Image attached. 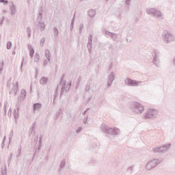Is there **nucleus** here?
Returning <instances> with one entry per match:
<instances>
[{
  "instance_id": "f257e3e1",
  "label": "nucleus",
  "mask_w": 175,
  "mask_h": 175,
  "mask_svg": "<svg viewBox=\"0 0 175 175\" xmlns=\"http://www.w3.org/2000/svg\"><path fill=\"white\" fill-rule=\"evenodd\" d=\"M71 85H72V82H69V83L66 85V81H64V75H63L60 79V83L57 85L55 90V94L58 95V91L59 88H61V95H62L64 92H65V91H69V90H70Z\"/></svg>"
},
{
  "instance_id": "f03ea898",
  "label": "nucleus",
  "mask_w": 175,
  "mask_h": 175,
  "mask_svg": "<svg viewBox=\"0 0 175 175\" xmlns=\"http://www.w3.org/2000/svg\"><path fill=\"white\" fill-rule=\"evenodd\" d=\"M146 13L152 17H156L159 20H165V15L161 12V10H159L156 8H148L146 9Z\"/></svg>"
},
{
  "instance_id": "7ed1b4c3",
  "label": "nucleus",
  "mask_w": 175,
  "mask_h": 175,
  "mask_svg": "<svg viewBox=\"0 0 175 175\" xmlns=\"http://www.w3.org/2000/svg\"><path fill=\"white\" fill-rule=\"evenodd\" d=\"M100 129L102 132H104V133H107V135H120V129L117 128H109V126L106 124H102Z\"/></svg>"
},
{
  "instance_id": "20e7f679",
  "label": "nucleus",
  "mask_w": 175,
  "mask_h": 175,
  "mask_svg": "<svg viewBox=\"0 0 175 175\" xmlns=\"http://www.w3.org/2000/svg\"><path fill=\"white\" fill-rule=\"evenodd\" d=\"M130 109L135 114H142L144 111V107L137 102L131 103Z\"/></svg>"
},
{
  "instance_id": "39448f33",
  "label": "nucleus",
  "mask_w": 175,
  "mask_h": 175,
  "mask_svg": "<svg viewBox=\"0 0 175 175\" xmlns=\"http://www.w3.org/2000/svg\"><path fill=\"white\" fill-rule=\"evenodd\" d=\"M162 163L161 159H154L149 161L145 165L146 170H152L154 167H157L159 163Z\"/></svg>"
},
{
  "instance_id": "423d86ee",
  "label": "nucleus",
  "mask_w": 175,
  "mask_h": 175,
  "mask_svg": "<svg viewBox=\"0 0 175 175\" xmlns=\"http://www.w3.org/2000/svg\"><path fill=\"white\" fill-rule=\"evenodd\" d=\"M162 36L163 40L166 44H169V43H172V42L175 40L174 35L167 30L163 31Z\"/></svg>"
},
{
  "instance_id": "0eeeda50",
  "label": "nucleus",
  "mask_w": 175,
  "mask_h": 175,
  "mask_svg": "<svg viewBox=\"0 0 175 175\" xmlns=\"http://www.w3.org/2000/svg\"><path fill=\"white\" fill-rule=\"evenodd\" d=\"M157 116H158V110L149 109L144 113V120H152L157 118Z\"/></svg>"
},
{
  "instance_id": "6e6552de",
  "label": "nucleus",
  "mask_w": 175,
  "mask_h": 175,
  "mask_svg": "<svg viewBox=\"0 0 175 175\" xmlns=\"http://www.w3.org/2000/svg\"><path fill=\"white\" fill-rule=\"evenodd\" d=\"M152 64L157 66V68H159L161 66V53L159 51L154 49L152 52Z\"/></svg>"
},
{
  "instance_id": "1a4fd4ad",
  "label": "nucleus",
  "mask_w": 175,
  "mask_h": 175,
  "mask_svg": "<svg viewBox=\"0 0 175 175\" xmlns=\"http://www.w3.org/2000/svg\"><path fill=\"white\" fill-rule=\"evenodd\" d=\"M171 144H167L165 145H163L160 147H155L152 149L153 152H159V154H165V152H167L170 150Z\"/></svg>"
},
{
  "instance_id": "9d476101",
  "label": "nucleus",
  "mask_w": 175,
  "mask_h": 175,
  "mask_svg": "<svg viewBox=\"0 0 175 175\" xmlns=\"http://www.w3.org/2000/svg\"><path fill=\"white\" fill-rule=\"evenodd\" d=\"M144 81H135L131 79L127 78L124 81L125 85H129V87H139V85H142Z\"/></svg>"
},
{
  "instance_id": "9b49d317",
  "label": "nucleus",
  "mask_w": 175,
  "mask_h": 175,
  "mask_svg": "<svg viewBox=\"0 0 175 175\" xmlns=\"http://www.w3.org/2000/svg\"><path fill=\"white\" fill-rule=\"evenodd\" d=\"M10 88V94H14L17 95V91H18V81H14L12 83L8 84Z\"/></svg>"
},
{
  "instance_id": "f8f14e48",
  "label": "nucleus",
  "mask_w": 175,
  "mask_h": 175,
  "mask_svg": "<svg viewBox=\"0 0 175 175\" xmlns=\"http://www.w3.org/2000/svg\"><path fill=\"white\" fill-rule=\"evenodd\" d=\"M116 72H111L108 75H107V87L108 88H110L111 85H113V81L116 80Z\"/></svg>"
},
{
  "instance_id": "ddd939ff",
  "label": "nucleus",
  "mask_w": 175,
  "mask_h": 175,
  "mask_svg": "<svg viewBox=\"0 0 175 175\" xmlns=\"http://www.w3.org/2000/svg\"><path fill=\"white\" fill-rule=\"evenodd\" d=\"M105 35H107V36H109V38H111V39H113V40H114L115 42H118V34L110 32L107 30L105 31Z\"/></svg>"
},
{
  "instance_id": "4468645a",
  "label": "nucleus",
  "mask_w": 175,
  "mask_h": 175,
  "mask_svg": "<svg viewBox=\"0 0 175 175\" xmlns=\"http://www.w3.org/2000/svg\"><path fill=\"white\" fill-rule=\"evenodd\" d=\"M10 10L12 16H15L17 13V7L14 5L13 1L10 2Z\"/></svg>"
},
{
  "instance_id": "2eb2a0df",
  "label": "nucleus",
  "mask_w": 175,
  "mask_h": 175,
  "mask_svg": "<svg viewBox=\"0 0 175 175\" xmlns=\"http://www.w3.org/2000/svg\"><path fill=\"white\" fill-rule=\"evenodd\" d=\"M36 126V124L33 123L29 131V136H35Z\"/></svg>"
},
{
  "instance_id": "dca6fc26",
  "label": "nucleus",
  "mask_w": 175,
  "mask_h": 175,
  "mask_svg": "<svg viewBox=\"0 0 175 175\" xmlns=\"http://www.w3.org/2000/svg\"><path fill=\"white\" fill-rule=\"evenodd\" d=\"M42 104L37 103L33 104V113H35L36 111H39L40 110V109H42Z\"/></svg>"
},
{
  "instance_id": "f3484780",
  "label": "nucleus",
  "mask_w": 175,
  "mask_h": 175,
  "mask_svg": "<svg viewBox=\"0 0 175 175\" xmlns=\"http://www.w3.org/2000/svg\"><path fill=\"white\" fill-rule=\"evenodd\" d=\"M18 110H19L18 107H16V109H15L13 113V116H14L16 124H17V120L18 119V117H19Z\"/></svg>"
},
{
  "instance_id": "a211bd4d",
  "label": "nucleus",
  "mask_w": 175,
  "mask_h": 175,
  "mask_svg": "<svg viewBox=\"0 0 175 175\" xmlns=\"http://www.w3.org/2000/svg\"><path fill=\"white\" fill-rule=\"evenodd\" d=\"M88 14L89 17H95V16H96V10L92 9L89 10L88 12Z\"/></svg>"
},
{
  "instance_id": "6ab92c4d",
  "label": "nucleus",
  "mask_w": 175,
  "mask_h": 175,
  "mask_svg": "<svg viewBox=\"0 0 175 175\" xmlns=\"http://www.w3.org/2000/svg\"><path fill=\"white\" fill-rule=\"evenodd\" d=\"M28 49L29 51V55L31 58H33V54H35V49H33V48L31 45L28 46Z\"/></svg>"
},
{
  "instance_id": "aec40b11",
  "label": "nucleus",
  "mask_w": 175,
  "mask_h": 175,
  "mask_svg": "<svg viewBox=\"0 0 175 175\" xmlns=\"http://www.w3.org/2000/svg\"><path fill=\"white\" fill-rule=\"evenodd\" d=\"M38 27L40 28V31H44V29L46 28L44 23H42L40 21H38Z\"/></svg>"
},
{
  "instance_id": "412c9836",
  "label": "nucleus",
  "mask_w": 175,
  "mask_h": 175,
  "mask_svg": "<svg viewBox=\"0 0 175 175\" xmlns=\"http://www.w3.org/2000/svg\"><path fill=\"white\" fill-rule=\"evenodd\" d=\"M47 81H48V79H47L46 77H41V79H40V83L41 84H42V85H44V84H46V83H47Z\"/></svg>"
},
{
  "instance_id": "4be33fe9",
  "label": "nucleus",
  "mask_w": 175,
  "mask_h": 175,
  "mask_svg": "<svg viewBox=\"0 0 175 175\" xmlns=\"http://www.w3.org/2000/svg\"><path fill=\"white\" fill-rule=\"evenodd\" d=\"M44 54H45V57H46V59H48L49 62H50V61H51V59H50V51L46 49L45 52H44Z\"/></svg>"
},
{
  "instance_id": "5701e85b",
  "label": "nucleus",
  "mask_w": 175,
  "mask_h": 175,
  "mask_svg": "<svg viewBox=\"0 0 175 175\" xmlns=\"http://www.w3.org/2000/svg\"><path fill=\"white\" fill-rule=\"evenodd\" d=\"M40 60V55L39 53H36L35 56H34V62H39Z\"/></svg>"
},
{
  "instance_id": "b1692460",
  "label": "nucleus",
  "mask_w": 175,
  "mask_h": 175,
  "mask_svg": "<svg viewBox=\"0 0 175 175\" xmlns=\"http://www.w3.org/2000/svg\"><path fill=\"white\" fill-rule=\"evenodd\" d=\"M127 172H129V173H131V174H133V172H135V166L132 165L129 167L127 168Z\"/></svg>"
},
{
  "instance_id": "393cba45",
  "label": "nucleus",
  "mask_w": 175,
  "mask_h": 175,
  "mask_svg": "<svg viewBox=\"0 0 175 175\" xmlns=\"http://www.w3.org/2000/svg\"><path fill=\"white\" fill-rule=\"evenodd\" d=\"M87 49L90 53V54L92 53V44L88 43Z\"/></svg>"
},
{
  "instance_id": "a878e982",
  "label": "nucleus",
  "mask_w": 175,
  "mask_h": 175,
  "mask_svg": "<svg viewBox=\"0 0 175 175\" xmlns=\"http://www.w3.org/2000/svg\"><path fill=\"white\" fill-rule=\"evenodd\" d=\"M23 150V148L21 146H19L17 150V154H16V158H18L20 155H21V151Z\"/></svg>"
},
{
  "instance_id": "bb28decb",
  "label": "nucleus",
  "mask_w": 175,
  "mask_h": 175,
  "mask_svg": "<svg viewBox=\"0 0 175 175\" xmlns=\"http://www.w3.org/2000/svg\"><path fill=\"white\" fill-rule=\"evenodd\" d=\"M66 163V162L65 161V159H63V160L60 162V165H59L60 169H64V167H65Z\"/></svg>"
},
{
  "instance_id": "cd10ccee",
  "label": "nucleus",
  "mask_w": 175,
  "mask_h": 175,
  "mask_svg": "<svg viewBox=\"0 0 175 175\" xmlns=\"http://www.w3.org/2000/svg\"><path fill=\"white\" fill-rule=\"evenodd\" d=\"M42 18H43V12H39L38 16L37 18V20L38 21H42Z\"/></svg>"
},
{
  "instance_id": "c85d7f7f",
  "label": "nucleus",
  "mask_w": 175,
  "mask_h": 175,
  "mask_svg": "<svg viewBox=\"0 0 175 175\" xmlns=\"http://www.w3.org/2000/svg\"><path fill=\"white\" fill-rule=\"evenodd\" d=\"M53 33H54V36H55V38H57V36H58V29H57V27H54L53 28Z\"/></svg>"
},
{
  "instance_id": "c756f323",
  "label": "nucleus",
  "mask_w": 175,
  "mask_h": 175,
  "mask_svg": "<svg viewBox=\"0 0 175 175\" xmlns=\"http://www.w3.org/2000/svg\"><path fill=\"white\" fill-rule=\"evenodd\" d=\"M44 42H46V39L44 38V37H43L40 40V46H41V47H43V46H44Z\"/></svg>"
},
{
  "instance_id": "7c9ffc66",
  "label": "nucleus",
  "mask_w": 175,
  "mask_h": 175,
  "mask_svg": "<svg viewBox=\"0 0 175 175\" xmlns=\"http://www.w3.org/2000/svg\"><path fill=\"white\" fill-rule=\"evenodd\" d=\"M12 158H13V153H10V157H8V165H10V163L12 162Z\"/></svg>"
},
{
  "instance_id": "2f4dec72",
  "label": "nucleus",
  "mask_w": 175,
  "mask_h": 175,
  "mask_svg": "<svg viewBox=\"0 0 175 175\" xmlns=\"http://www.w3.org/2000/svg\"><path fill=\"white\" fill-rule=\"evenodd\" d=\"M21 94L23 98H25L27 96V92H25V90H22L21 91Z\"/></svg>"
},
{
  "instance_id": "473e14b6",
  "label": "nucleus",
  "mask_w": 175,
  "mask_h": 175,
  "mask_svg": "<svg viewBox=\"0 0 175 175\" xmlns=\"http://www.w3.org/2000/svg\"><path fill=\"white\" fill-rule=\"evenodd\" d=\"M12 42L8 41L7 42V49L10 50L12 49Z\"/></svg>"
},
{
  "instance_id": "72a5a7b5",
  "label": "nucleus",
  "mask_w": 175,
  "mask_h": 175,
  "mask_svg": "<svg viewBox=\"0 0 175 175\" xmlns=\"http://www.w3.org/2000/svg\"><path fill=\"white\" fill-rule=\"evenodd\" d=\"M83 28H84V25L83 23H81L79 25V33L81 35V32H83Z\"/></svg>"
},
{
  "instance_id": "f704fd0d",
  "label": "nucleus",
  "mask_w": 175,
  "mask_h": 175,
  "mask_svg": "<svg viewBox=\"0 0 175 175\" xmlns=\"http://www.w3.org/2000/svg\"><path fill=\"white\" fill-rule=\"evenodd\" d=\"M88 43L92 44V35H89Z\"/></svg>"
},
{
  "instance_id": "c9c22d12",
  "label": "nucleus",
  "mask_w": 175,
  "mask_h": 175,
  "mask_svg": "<svg viewBox=\"0 0 175 175\" xmlns=\"http://www.w3.org/2000/svg\"><path fill=\"white\" fill-rule=\"evenodd\" d=\"M85 90L86 92H90V90H91V86L90 85H86Z\"/></svg>"
},
{
  "instance_id": "e433bc0d",
  "label": "nucleus",
  "mask_w": 175,
  "mask_h": 175,
  "mask_svg": "<svg viewBox=\"0 0 175 175\" xmlns=\"http://www.w3.org/2000/svg\"><path fill=\"white\" fill-rule=\"evenodd\" d=\"M27 33L29 38H31V29L29 27L27 28Z\"/></svg>"
},
{
  "instance_id": "4c0bfd02",
  "label": "nucleus",
  "mask_w": 175,
  "mask_h": 175,
  "mask_svg": "<svg viewBox=\"0 0 175 175\" xmlns=\"http://www.w3.org/2000/svg\"><path fill=\"white\" fill-rule=\"evenodd\" d=\"M0 3H4V5H8L9 1L8 0H0Z\"/></svg>"
},
{
  "instance_id": "58836bf2",
  "label": "nucleus",
  "mask_w": 175,
  "mask_h": 175,
  "mask_svg": "<svg viewBox=\"0 0 175 175\" xmlns=\"http://www.w3.org/2000/svg\"><path fill=\"white\" fill-rule=\"evenodd\" d=\"M61 111H57L55 113V120H57L58 119V117H59V114H60Z\"/></svg>"
},
{
  "instance_id": "ea45409f",
  "label": "nucleus",
  "mask_w": 175,
  "mask_h": 175,
  "mask_svg": "<svg viewBox=\"0 0 175 175\" xmlns=\"http://www.w3.org/2000/svg\"><path fill=\"white\" fill-rule=\"evenodd\" d=\"M41 147H42V137H40L38 150H40Z\"/></svg>"
},
{
  "instance_id": "a19ab883",
  "label": "nucleus",
  "mask_w": 175,
  "mask_h": 175,
  "mask_svg": "<svg viewBox=\"0 0 175 175\" xmlns=\"http://www.w3.org/2000/svg\"><path fill=\"white\" fill-rule=\"evenodd\" d=\"M73 25H75V22H73L72 21H71V23H70V31H73Z\"/></svg>"
},
{
  "instance_id": "79ce46f5",
  "label": "nucleus",
  "mask_w": 175,
  "mask_h": 175,
  "mask_svg": "<svg viewBox=\"0 0 175 175\" xmlns=\"http://www.w3.org/2000/svg\"><path fill=\"white\" fill-rule=\"evenodd\" d=\"M24 61H25V58L23 57L22 58L21 65V70H23V66L24 65Z\"/></svg>"
},
{
  "instance_id": "37998d69",
  "label": "nucleus",
  "mask_w": 175,
  "mask_h": 175,
  "mask_svg": "<svg viewBox=\"0 0 175 175\" xmlns=\"http://www.w3.org/2000/svg\"><path fill=\"white\" fill-rule=\"evenodd\" d=\"M83 129V127H79L78 129L76 130V133H80Z\"/></svg>"
},
{
  "instance_id": "c03bdc74",
  "label": "nucleus",
  "mask_w": 175,
  "mask_h": 175,
  "mask_svg": "<svg viewBox=\"0 0 175 175\" xmlns=\"http://www.w3.org/2000/svg\"><path fill=\"white\" fill-rule=\"evenodd\" d=\"M7 106H8V103H4V108H3L5 114H6V107H7Z\"/></svg>"
},
{
  "instance_id": "a18cd8bd",
  "label": "nucleus",
  "mask_w": 175,
  "mask_h": 175,
  "mask_svg": "<svg viewBox=\"0 0 175 175\" xmlns=\"http://www.w3.org/2000/svg\"><path fill=\"white\" fill-rule=\"evenodd\" d=\"M3 65H4V63H3V61L1 62V67L0 68V72H2V70H3Z\"/></svg>"
},
{
  "instance_id": "49530a36",
  "label": "nucleus",
  "mask_w": 175,
  "mask_h": 175,
  "mask_svg": "<svg viewBox=\"0 0 175 175\" xmlns=\"http://www.w3.org/2000/svg\"><path fill=\"white\" fill-rule=\"evenodd\" d=\"M111 68H113V63H111L108 67V70H111Z\"/></svg>"
},
{
  "instance_id": "de8ad7c7",
  "label": "nucleus",
  "mask_w": 175,
  "mask_h": 175,
  "mask_svg": "<svg viewBox=\"0 0 175 175\" xmlns=\"http://www.w3.org/2000/svg\"><path fill=\"white\" fill-rule=\"evenodd\" d=\"M8 115L10 117V116H12V108H10Z\"/></svg>"
},
{
  "instance_id": "09e8293b",
  "label": "nucleus",
  "mask_w": 175,
  "mask_h": 175,
  "mask_svg": "<svg viewBox=\"0 0 175 175\" xmlns=\"http://www.w3.org/2000/svg\"><path fill=\"white\" fill-rule=\"evenodd\" d=\"M88 120V116H87L86 118H85L83 119V124H87V120Z\"/></svg>"
},
{
  "instance_id": "8fccbe9b",
  "label": "nucleus",
  "mask_w": 175,
  "mask_h": 175,
  "mask_svg": "<svg viewBox=\"0 0 175 175\" xmlns=\"http://www.w3.org/2000/svg\"><path fill=\"white\" fill-rule=\"evenodd\" d=\"M131 1H132V0H126V5H131Z\"/></svg>"
},
{
  "instance_id": "3c124183",
  "label": "nucleus",
  "mask_w": 175,
  "mask_h": 175,
  "mask_svg": "<svg viewBox=\"0 0 175 175\" xmlns=\"http://www.w3.org/2000/svg\"><path fill=\"white\" fill-rule=\"evenodd\" d=\"M47 64H49V62L47 60H44L43 62L44 66H46V65H47Z\"/></svg>"
},
{
  "instance_id": "603ef678",
  "label": "nucleus",
  "mask_w": 175,
  "mask_h": 175,
  "mask_svg": "<svg viewBox=\"0 0 175 175\" xmlns=\"http://www.w3.org/2000/svg\"><path fill=\"white\" fill-rule=\"evenodd\" d=\"M12 137H13V131H12V132L10 135V140H12Z\"/></svg>"
},
{
  "instance_id": "864d4df0",
  "label": "nucleus",
  "mask_w": 175,
  "mask_h": 175,
  "mask_svg": "<svg viewBox=\"0 0 175 175\" xmlns=\"http://www.w3.org/2000/svg\"><path fill=\"white\" fill-rule=\"evenodd\" d=\"M1 175H6V170L2 171Z\"/></svg>"
},
{
  "instance_id": "5fc2aeb1",
  "label": "nucleus",
  "mask_w": 175,
  "mask_h": 175,
  "mask_svg": "<svg viewBox=\"0 0 175 175\" xmlns=\"http://www.w3.org/2000/svg\"><path fill=\"white\" fill-rule=\"evenodd\" d=\"M3 23V19H1L0 20V25H2Z\"/></svg>"
},
{
  "instance_id": "6e6d98bb",
  "label": "nucleus",
  "mask_w": 175,
  "mask_h": 175,
  "mask_svg": "<svg viewBox=\"0 0 175 175\" xmlns=\"http://www.w3.org/2000/svg\"><path fill=\"white\" fill-rule=\"evenodd\" d=\"M72 21L73 23H75V15H74L73 18H72V21Z\"/></svg>"
},
{
  "instance_id": "4d7b16f0",
  "label": "nucleus",
  "mask_w": 175,
  "mask_h": 175,
  "mask_svg": "<svg viewBox=\"0 0 175 175\" xmlns=\"http://www.w3.org/2000/svg\"><path fill=\"white\" fill-rule=\"evenodd\" d=\"M88 109H86L85 111H84V112H83V116H85V113H87V111H88Z\"/></svg>"
},
{
  "instance_id": "13d9d810",
  "label": "nucleus",
  "mask_w": 175,
  "mask_h": 175,
  "mask_svg": "<svg viewBox=\"0 0 175 175\" xmlns=\"http://www.w3.org/2000/svg\"><path fill=\"white\" fill-rule=\"evenodd\" d=\"M12 55H16V51H14L12 52Z\"/></svg>"
},
{
  "instance_id": "bf43d9fd",
  "label": "nucleus",
  "mask_w": 175,
  "mask_h": 175,
  "mask_svg": "<svg viewBox=\"0 0 175 175\" xmlns=\"http://www.w3.org/2000/svg\"><path fill=\"white\" fill-rule=\"evenodd\" d=\"M36 142H38V136L36 137Z\"/></svg>"
},
{
  "instance_id": "052dcab7",
  "label": "nucleus",
  "mask_w": 175,
  "mask_h": 175,
  "mask_svg": "<svg viewBox=\"0 0 175 175\" xmlns=\"http://www.w3.org/2000/svg\"><path fill=\"white\" fill-rule=\"evenodd\" d=\"M1 106H2V104H1V103H0V107H1Z\"/></svg>"
},
{
  "instance_id": "680f3d73",
  "label": "nucleus",
  "mask_w": 175,
  "mask_h": 175,
  "mask_svg": "<svg viewBox=\"0 0 175 175\" xmlns=\"http://www.w3.org/2000/svg\"><path fill=\"white\" fill-rule=\"evenodd\" d=\"M6 139V137H4V139Z\"/></svg>"
},
{
  "instance_id": "e2e57ef3",
  "label": "nucleus",
  "mask_w": 175,
  "mask_h": 175,
  "mask_svg": "<svg viewBox=\"0 0 175 175\" xmlns=\"http://www.w3.org/2000/svg\"><path fill=\"white\" fill-rule=\"evenodd\" d=\"M81 1H84V0H80Z\"/></svg>"
},
{
  "instance_id": "0e129e2a",
  "label": "nucleus",
  "mask_w": 175,
  "mask_h": 175,
  "mask_svg": "<svg viewBox=\"0 0 175 175\" xmlns=\"http://www.w3.org/2000/svg\"><path fill=\"white\" fill-rule=\"evenodd\" d=\"M106 1H107V2L109 1V0H106Z\"/></svg>"
}]
</instances>
